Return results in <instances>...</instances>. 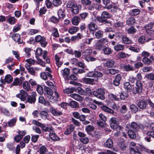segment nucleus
<instances>
[{
	"label": "nucleus",
	"instance_id": "obj_32",
	"mask_svg": "<svg viewBox=\"0 0 154 154\" xmlns=\"http://www.w3.org/2000/svg\"><path fill=\"white\" fill-rule=\"evenodd\" d=\"M57 14L59 18H63L65 17L64 10L62 9H60L58 10Z\"/></svg>",
	"mask_w": 154,
	"mask_h": 154
},
{
	"label": "nucleus",
	"instance_id": "obj_40",
	"mask_svg": "<svg viewBox=\"0 0 154 154\" xmlns=\"http://www.w3.org/2000/svg\"><path fill=\"white\" fill-rule=\"evenodd\" d=\"M75 90L74 88H67L64 89H63V91L64 93L66 94H69L72 93Z\"/></svg>",
	"mask_w": 154,
	"mask_h": 154
},
{
	"label": "nucleus",
	"instance_id": "obj_2",
	"mask_svg": "<svg viewBox=\"0 0 154 154\" xmlns=\"http://www.w3.org/2000/svg\"><path fill=\"white\" fill-rule=\"evenodd\" d=\"M126 128L128 129H131L134 131H137L139 129L143 130L144 128V126L139 123L133 122L130 124H127Z\"/></svg>",
	"mask_w": 154,
	"mask_h": 154
},
{
	"label": "nucleus",
	"instance_id": "obj_1",
	"mask_svg": "<svg viewBox=\"0 0 154 154\" xmlns=\"http://www.w3.org/2000/svg\"><path fill=\"white\" fill-rule=\"evenodd\" d=\"M111 17V15L108 12L105 11H103L101 14V17H96L97 21L99 23H102L103 24L110 26L111 25V22L107 19Z\"/></svg>",
	"mask_w": 154,
	"mask_h": 154
},
{
	"label": "nucleus",
	"instance_id": "obj_10",
	"mask_svg": "<svg viewBox=\"0 0 154 154\" xmlns=\"http://www.w3.org/2000/svg\"><path fill=\"white\" fill-rule=\"evenodd\" d=\"M12 37L15 42H17L19 44L22 43L23 40L21 39L20 35L17 33L14 34L12 35Z\"/></svg>",
	"mask_w": 154,
	"mask_h": 154
},
{
	"label": "nucleus",
	"instance_id": "obj_62",
	"mask_svg": "<svg viewBox=\"0 0 154 154\" xmlns=\"http://www.w3.org/2000/svg\"><path fill=\"white\" fill-rule=\"evenodd\" d=\"M47 152V149L45 146H42L40 148V154H45Z\"/></svg>",
	"mask_w": 154,
	"mask_h": 154
},
{
	"label": "nucleus",
	"instance_id": "obj_53",
	"mask_svg": "<svg viewBox=\"0 0 154 154\" xmlns=\"http://www.w3.org/2000/svg\"><path fill=\"white\" fill-rule=\"evenodd\" d=\"M107 72L112 75H114L118 73L119 70L115 69H109L107 70Z\"/></svg>",
	"mask_w": 154,
	"mask_h": 154
},
{
	"label": "nucleus",
	"instance_id": "obj_16",
	"mask_svg": "<svg viewBox=\"0 0 154 154\" xmlns=\"http://www.w3.org/2000/svg\"><path fill=\"white\" fill-rule=\"evenodd\" d=\"M121 79V75L119 74L117 75L115 78V80L113 81V85L116 86H118L119 85Z\"/></svg>",
	"mask_w": 154,
	"mask_h": 154
},
{
	"label": "nucleus",
	"instance_id": "obj_17",
	"mask_svg": "<svg viewBox=\"0 0 154 154\" xmlns=\"http://www.w3.org/2000/svg\"><path fill=\"white\" fill-rule=\"evenodd\" d=\"M17 121L16 117L10 119L8 122V126L9 127H13L15 125Z\"/></svg>",
	"mask_w": 154,
	"mask_h": 154
},
{
	"label": "nucleus",
	"instance_id": "obj_25",
	"mask_svg": "<svg viewBox=\"0 0 154 154\" xmlns=\"http://www.w3.org/2000/svg\"><path fill=\"white\" fill-rule=\"evenodd\" d=\"M135 132L131 129H128V134L129 137L132 139H135L136 137V134Z\"/></svg>",
	"mask_w": 154,
	"mask_h": 154
},
{
	"label": "nucleus",
	"instance_id": "obj_42",
	"mask_svg": "<svg viewBox=\"0 0 154 154\" xmlns=\"http://www.w3.org/2000/svg\"><path fill=\"white\" fill-rule=\"evenodd\" d=\"M70 70L69 69L66 68L61 71L62 75L63 76L66 77L69 74Z\"/></svg>",
	"mask_w": 154,
	"mask_h": 154
},
{
	"label": "nucleus",
	"instance_id": "obj_27",
	"mask_svg": "<svg viewBox=\"0 0 154 154\" xmlns=\"http://www.w3.org/2000/svg\"><path fill=\"white\" fill-rule=\"evenodd\" d=\"M128 33L129 34H133L137 31L136 29L133 26H131L126 30Z\"/></svg>",
	"mask_w": 154,
	"mask_h": 154
},
{
	"label": "nucleus",
	"instance_id": "obj_15",
	"mask_svg": "<svg viewBox=\"0 0 154 154\" xmlns=\"http://www.w3.org/2000/svg\"><path fill=\"white\" fill-rule=\"evenodd\" d=\"M36 94L34 92H32L29 95V103H34L36 101Z\"/></svg>",
	"mask_w": 154,
	"mask_h": 154
},
{
	"label": "nucleus",
	"instance_id": "obj_20",
	"mask_svg": "<svg viewBox=\"0 0 154 154\" xmlns=\"http://www.w3.org/2000/svg\"><path fill=\"white\" fill-rule=\"evenodd\" d=\"M113 142L112 140L110 138L108 139L104 143L105 146L109 148H112L113 146Z\"/></svg>",
	"mask_w": 154,
	"mask_h": 154
},
{
	"label": "nucleus",
	"instance_id": "obj_43",
	"mask_svg": "<svg viewBox=\"0 0 154 154\" xmlns=\"http://www.w3.org/2000/svg\"><path fill=\"white\" fill-rule=\"evenodd\" d=\"M84 82L87 84H93L94 81V79H92L85 78L83 79Z\"/></svg>",
	"mask_w": 154,
	"mask_h": 154
},
{
	"label": "nucleus",
	"instance_id": "obj_12",
	"mask_svg": "<svg viewBox=\"0 0 154 154\" xmlns=\"http://www.w3.org/2000/svg\"><path fill=\"white\" fill-rule=\"evenodd\" d=\"M147 105L146 100H142L139 101L137 103V106L141 109H144Z\"/></svg>",
	"mask_w": 154,
	"mask_h": 154
},
{
	"label": "nucleus",
	"instance_id": "obj_36",
	"mask_svg": "<svg viewBox=\"0 0 154 154\" xmlns=\"http://www.w3.org/2000/svg\"><path fill=\"white\" fill-rule=\"evenodd\" d=\"M104 45L99 41H97L95 44V48L99 50H101L103 47Z\"/></svg>",
	"mask_w": 154,
	"mask_h": 154
},
{
	"label": "nucleus",
	"instance_id": "obj_64",
	"mask_svg": "<svg viewBox=\"0 0 154 154\" xmlns=\"http://www.w3.org/2000/svg\"><path fill=\"white\" fill-rule=\"evenodd\" d=\"M80 140L81 142L84 144H87L89 141V140L88 137H81L80 139Z\"/></svg>",
	"mask_w": 154,
	"mask_h": 154
},
{
	"label": "nucleus",
	"instance_id": "obj_47",
	"mask_svg": "<svg viewBox=\"0 0 154 154\" xmlns=\"http://www.w3.org/2000/svg\"><path fill=\"white\" fill-rule=\"evenodd\" d=\"M103 32L101 30H99L97 32L95 33L96 37L98 38H102L103 35Z\"/></svg>",
	"mask_w": 154,
	"mask_h": 154
},
{
	"label": "nucleus",
	"instance_id": "obj_9",
	"mask_svg": "<svg viewBox=\"0 0 154 154\" xmlns=\"http://www.w3.org/2000/svg\"><path fill=\"white\" fill-rule=\"evenodd\" d=\"M50 112L54 116H58L62 115V113L59 111H57L54 107L51 106L49 109Z\"/></svg>",
	"mask_w": 154,
	"mask_h": 154
},
{
	"label": "nucleus",
	"instance_id": "obj_48",
	"mask_svg": "<svg viewBox=\"0 0 154 154\" xmlns=\"http://www.w3.org/2000/svg\"><path fill=\"white\" fill-rule=\"evenodd\" d=\"M69 105L73 108H77L79 107V104L78 103L74 101H72L70 102L69 103Z\"/></svg>",
	"mask_w": 154,
	"mask_h": 154
},
{
	"label": "nucleus",
	"instance_id": "obj_46",
	"mask_svg": "<svg viewBox=\"0 0 154 154\" xmlns=\"http://www.w3.org/2000/svg\"><path fill=\"white\" fill-rule=\"evenodd\" d=\"M60 18H58L54 16H53L51 17L50 19V21L53 23H57L59 22Z\"/></svg>",
	"mask_w": 154,
	"mask_h": 154
},
{
	"label": "nucleus",
	"instance_id": "obj_59",
	"mask_svg": "<svg viewBox=\"0 0 154 154\" xmlns=\"http://www.w3.org/2000/svg\"><path fill=\"white\" fill-rule=\"evenodd\" d=\"M104 53L105 54L109 55L112 53V49L109 48H106L103 49Z\"/></svg>",
	"mask_w": 154,
	"mask_h": 154
},
{
	"label": "nucleus",
	"instance_id": "obj_29",
	"mask_svg": "<svg viewBox=\"0 0 154 154\" xmlns=\"http://www.w3.org/2000/svg\"><path fill=\"white\" fill-rule=\"evenodd\" d=\"M101 108L103 110L106 112H107L111 114L114 113L113 111L107 106H101Z\"/></svg>",
	"mask_w": 154,
	"mask_h": 154
},
{
	"label": "nucleus",
	"instance_id": "obj_26",
	"mask_svg": "<svg viewBox=\"0 0 154 154\" xmlns=\"http://www.w3.org/2000/svg\"><path fill=\"white\" fill-rule=\"evenodd\" d=\"M88 28L90 30L94 31L97 29V26L95 23L91 22L88 25Z\"/></svg>",
	"mask_w": 154,
	"mask_h": 154
},
{
	"label": "nucleus",
	"instance_id": "obj_56",
	"mask_svg": "<svg viewBox=\"0 0 154 154\" xmlns=\"http://www.w3.org/2000/svg\"><path fill=\"white\" fill-rule=\"evenodd\" d=\"M23 89L26 91H29V84L27 81L24 82L23 83Z\"/></svg>",
	"mask_w": 154,
	"mask_h": 154
},
{
	"label": "nucleus",
	"instance_id": "obj_33",
	"mask_svg": "<svg viewBox=\"0 0 154 154\" xmlns=\"http://www.w3.org/2000/svg\"><path fill=\"white\" fill-rule=\"evenodd\" d=\"M60 57L57 55H55V63L58 67V68L60 67L62 64V62L60 61Z\"/></svg>",
	"mask_w": 154,
	"mask_h": 154
},
{
	"label": "nucleus",
	"instance_id": "obj_57",
	"mask_svg": "<svg viewBox=\"0 0 154 154\" xmlns=\"http://www.w3.org/2000/svg\"><path fill=\"white\" fill-rule=\"evenodd\" d=\"M1 110L2 112L4 114L7 116H10V113L8 110L6 108L2 107L1 108Z\"/></svg>",
	"mask_w": 154,
	"mask_h": 154
},
{
	"label": "nucleus",
	"instance_id": "obj_13",
	"mask_svg": "<svg viewBox=\"0 0 154 154\" xmlns=\"http://www.w3.org/2000/svg\"><path fill=\"white\" fill-rule=\"evenodd\" d=\"M150 129L152 130V131H149L147 132L144 131L143 133L147 135H152V137L154 138V123H152L149 126Z\"/></svg>",
	"mask_w": 154,
	"mask_h": 154
},
{
	"label": "nucleus",
	"instance_id": "obj_38",
	"mask_svg": "<svg viewBox=\"0 0 154 154\" xmlns=\"http://www.w3.org/2000/svg\"><path fill=\"white\" fill-rule=\"evenodd\" d=\"M22 81L21 79H20L18 78H16L14 80L12 84L14 86L20 85L22 84Z\"/></svg>",
	"mask_w": 154,
	"mask_h": 154
},
{
	"label": "nucleus",
	"instance_id": "obj_55",
	"mask_svg": "<svg viewBox=\"0 0 154 154\" xmlns=\"http://www.w3.org/2000/svg\"><path fill=\"white\" fill-rule=\"evenodd\" d=\"M48 52L46 51H43V57L44 59L45 60L47 63H49L50 62V61L49 59L47 56Z\"/></svg>",
	"mask_w": 154,
	"mask_h": 154
},
{
	"label": "nucleus",
	"instance_id": "obj_7",
	"mask_svg": "<svg viewBox=\"0 0 154 154\" xmlns=\"http://www.w3.org/2000/svg\"><path fill=\"white\" fill-rule=\"evenodd\" d=\"M28 94L26 91L21 90L20 91V93L16 94L17 97L20 98L22 101H24L26 100V97H27Z\"/></svg>",
	"mask_w": 154,
	"mask_h": 154
},
{
	"label": "nucleus",
	"instance_id": "obj_31",
	"mask_svg": "<svg viewBox=\"0 0 154 154\" xmlns=\"http://www.w3.org/2000/svg\"><path fill=\"white\" fill-rule=\"evenodd\" d=\"M13 77L10 75H6L4 79L5 82L8 83H11L13 80Z\"/></svg>",
	"mask_w": 154,
	"mask_h": 154
},
{
	"label": "nucleus",
	"instance_id": "obj_58",
	"mask_svg": "<svg viewBox=\"0 0 154 154\" xmlns=\"http://www.w3.org/2000/svg\"><path fill=\"white\" fill-rule=\"evenodd\" d=\"M94 129V128L92 125H88L85 128L86 131L87 132L92 131Z\"/></svg>",
	"mask_w": 154,
	"mask_h": 154
},
{
	"label": "nucleus",
	"instance_id": "obj_11",
	"mask_svg": "<svg viewBox=\"0 0 154 154\" xmlns=\"http://www.w3.org/2000/svg\"><path fill=\"white\" fill-rule=\"evenodd\" d=\"M28 7V4L27 3H25L23 6V17L26 19H28L29 18V16L27 15V13L29 14V13H27L28 11L26 9Z\"/></svg>",
	"mask_w": 154,
	"mask_h": 154
},
{
	"label": "nucleus",
	"instance_id": "obj_35",
	"mask_svg": "<svg viewBox=\"0 0 154 154\" xmlns=\"http://www.w3.org/2000/svg\"><path fill=\"white\" fill-rule=\"evenodd\" d=\"M49 136L50 138L53 140L56 141L60 140L59 138L55 133H50L49 134Z\"/></svg>",
	"mask_w": 154,
	"mask_h": 154
},
{
	"label": "nucleus",
	"instance_id": "obj_54",
	"mask_svg": "<svg viewBox=\"0 0 154 154\" xmlns=\"http://www.w3.org/2000/svg\"><path fill=\"white\" fill-rule=\"evenodd\" d=\"M42 50L40 48H38L36 49L35 52V57L41 56L42 53Z\"/></svg>",
	"mask_w": 154,
	"mask_h": 154
},
{
	"label": "nucleus",
	"instance_id": "obj_18",
	"mask_svg": "<svg viewBox=\"0 0 154 154\" xmlns=\"http://www.w3.org/2000/svg\"><path fill=\"white\" fill-rule=\"evenodd\" d=\"M110 125L112 129L117 131H119L121 129V127L116 123H110Z\"/></svg>",
	"mask_w": 154,
	"mask_h": 154
},
{
	"label": "nucleus",
	"instance_id": "obj_52",
	"mask_svg": "<svg viewBox=\"0 0 154 154\" xmlns=\"http://www.w3.org/2000/svg\"><path fill=\"white\" fill-rule=\"evenodd\" d=\"M130 152L131 154H142L137 149L132 148H131Z\"/></svg>",
	"mask_w": 154,
	"mask_h": 154
},
{
	"label": "nucleus",
	"instance_id": "obj_6",
	"mask_svg": "<svg viewBox=\"0 0 154 154\" xmlns=\"http://www.w3.org/2000/svg\"><path fill=\"white\" fill-rule=\"evenodd\" d=\"M136 86L133 89V93L136 94L141 93L142 91V84L140 80L137 81L136 84Z\"/></svg>",
	"mask_w": 154,
	"mask_h": 154
},
{
	"label": "nucleus",
	"instance_id": "obj_23",
	"mask_svg": "<svg viewBox=\"0 0 154 154\" xmlns=\"http://www.w3.org/2000/svg\"><path fill=\"white\" fill-rule=\"evenodd\" d=\"M70 96L71 97L73 98L76 100L78 101H82V97L77 94H70Z\"/></svg>",
	"mask_w": 154,
	"mask_h": 154
},
{
	"label": "nucleus",
	"instance_id": "obj_63",
	"mask_svg": "<svg viewBox=\"0 0 154 154\" xmlns=\"http://www.w3.org/2000/svg\"><path fill=\"white\" fill-rule=\"evenodd\" d=\"M81 3L84 5H90L91 4V2L90 0H81Z\"/></svg>",
	"mask_w": 154,
	"mask_h": 154
},
{
	"label": "nucleus",
	"instance_id": "obj_19",
	"mask_svg": "<svg viewBox=\"0 0 154 154\" xmlns=\"http://www.w3.org/2000/svg\"><path fill=\"white\" fill-rule=\"evenodd\" d=\"M80 21V19L78 16H75L73 17L71 20L72 24L75 26L78 25Z\"/></svg>",
	"mask_w": 154,
	"mask_h": 154
},
{
	"label": "nucleus",
	"instance_id": "obj_39",
	"mask_svg": "<svg viewBox=\"0 0 154 154\" xmlns=\"http://www.w3.org/2000/svg\"><path fill=\"white\" fill-rule=\"evenodd\" d=\"M44 90L47 94L49 96H51L53 94V91L51 88L46 86L44 88Z\"/></svg>",
	"mask_w": 154,
	"mask_h": 154
},
{
	"label": "nucleus",
	"instance_id": "obj_30",
	"mask_svg": "<svg viewBox=\"0 0 154 154\" xmlns=\"http://www.w3.org/2000/svg\"><path fill=\"white\" fill-rule=\"evenodd\" d=\"M140 11L138 9H134L130 11L129 14L132 16H135L138 15Z\"/></svg>",
	"mask_w": 154,
	"mask_h": 154
},
{
	"label": "nucleus",
	"instance_id": "obj_14",
	"mask_svg": "<svg viewBox=\"0 0 154 154\" xmlns=\"http://www.w3.org/2000/svg\"><path fill=\"white\" fill-rule=\"evenodd\" d=\"M135 23V19L131 16L128 18L126 20V24L128 25H133Z\"/></svg>",
	"mask_w": 154,
	"mask_h": 154
},
{
	"label": "nucleus",
	"instance_id": "obj_50",
	"mask_svg": "<svg viewBox=\"0 0 154 154\" xmlns=\"http://www.w3.org/2000/svg\"><path fill=\"white\" fill-rule=\"evenodd\" d=\"M79 8L77 5H75L72 8V12L75 14H78L79 12Z\"/></svg>",
	"mask_w": 154,
	"mask_h": 154
},
{
	"label": "nucleus",
	"instance_id": "obj_44",
	"mask_svg": "<svg viewBox=\"0 0 154 154\" xmlns=\"http://www.w3.org/2000/svg\"><path fill=\"white\" fill-rule=\"evenodd\" d=\"M124 88L128 92L130 91L132 89L131 85H130V83L128 82H126L125 83L124 85Z\"/></svg>",
	"mask_w": 154,
	"mask_h": 154
},
{
	"label": "nucleus",
	"instance_id": "obj_28",
	"mask_svg": "<svg viewBox=\"0 0 154 154\" xmlns=\"http://www.w3.org/2000/svg\"><path fill=\"white\" fill-rule=\"evenodd\" d=\"M79 30V28L76 26H72L69 29V32L72 34H73Z\"/></svg>",
	"mask_w": 154,
	"mask_h": 154
},
{
	"label": "nucleus",
	"instance_id": "obj_3",
	"mask_svg": "<svg viewBox=\"0 0 154 154\" xmlns=\"http://www.w3.org/2000/svg\"><path fill=\"white\" fill-rule=\"evenodd\" d=\"M104 89L102 88H99L93 92V94L97 98L103 100L105 98Z\"/></svg>",
	"mask_w": 154,
	"mask_h": 154
},
{
	"label": "nucleus",
	"instance_id": "obj_34",
	"mask_svg": "<svg viewBox=\"0 0 154 154\" xmlns=\"http://www.w3.org/2000/svg\"><path fill=\"white\" fill-rule=\"evenodd\" d=\"M122 40L124 43L126 44H129L132 42L131 40L126 36H123Z\"/></svg>",
	"mask_w": 154,
	"mask_h": 154
},
{
	"label": "nucleus",
	"instance_id": "obj_41",
	"mask_svg": "<svg viewBox=\"0 0 154 154\" xmlns=\"http://www.w3.org/2000/svg\"><path fill=\"white\" fill-rule=\"evenodd\" d=\"M130 107L131 112L133 113H136L138 109L137 106L133 104L131 105Z\"/></svg>",
	"mask_w": 154,
	"mask_h": 154
},
{
	"label": "nucleus",
	"instance_id": "obj_22",
	"mask_svg": "<svg viewBox=\"0 0 154 154\" xmlns=\"http://www.w3.org/2000/svg\"><path fill=\"white\" fill-rule=\"evenodd\" d=\"M114 48L115 51H119L124 50L125 47L123 45L117 44L114 47Z\"/></svg>",
	"mask_w": 154,
	"mask_h": 154
},
{
	"label": "nucleus",
	"instance_id": "obj_21",
	"mask_svg": "<svg viewBox=\"0 0 154 154\" xmlns=\"http://www.w3.org/2000/svg\"><path fill=\"white\" fill-rule=\"evenodd\" d=\"M39 115L42 118L45 119H47L48 120L49 115L48 112L46 111H41L39 113Z\"/></svg>",
	"mask_w": 154,
	"mask_h": 154
},
{
	"label": "nucleus",
	"instance_id": "obj_45",
	"mask_svg": "<svg viewBox=\"0 0 154 154\" xmlns=\"http://www.w3.org/2000/svg\"><path fill=\"white\" fill-rule=\"evenodd\" d=\"M123 68L124 69L127 71H133L134 70V69L133 67V66L129 64L125 65L124 66Z\"/></svg>",
	"mask_w": 154,
	"mask_h": 154
},
{
	"label": "nucleus",
	"instance_id": "obj_60",
	"mask_svg": "<svg viewBox=\"0 0 154 154\" xmlns=\"http://www.w3.org/2000/svg\"><path fill=\"white\" fill-rule=\"evenodd\" d=\"M39 70V69L38 68H35L34 69L32 67H30L29 66V73L31 75H35V70L38 71Z\"/></svg>",
	"mask_w": 154,
	"mask_h": 154
},
{
	"label": "nucleus",
	"instance_id": "obj_5",
	"mask_svg": "<svg viewBox=\"0 0 154 154\" xmlns=\"http://www.w3.org/2000/svg\"><path fill=\"white\" fill-rule=\"evenodd\" d=\"M92 53V50L91 49H87L83 53V55L85 57V60L88 61H93L95 60V58L91 57Z\"/></svg>",
	"mask_w": 154,
	"mask_h": 154
},
{
	"label": "nucleus",
	"instance_id": "obj_24",
	"mask_svg": "<svg viewBox=\"0 0 154 154\" xmlns=\"http://www.w3.org/2000/svg\"><path fill=\"white\" fill-rule=\"evenodd\" d=\"M115 61L112 59H109L107 61L105 64V66L108 67H112L114 65Z\"/></svg>",
	"mask_w": 154,
	"mask_h": 154
},
{
	"label": "nucleus",
	"instance_id": "obj_8",
	"mask_svg": "<svg viewBox=\"0 0 154 154\" xmlns=\"http://www.w3.org/2000/svg\"><path fill=\"white\" fill-rule=\"evenodd\" d=\"M6 21L11 25H13L17 21V19L14 17L10 15L6 16Z\"/></svg>",
	"mask_w": 154,
	"mask_h": 154
},
{
	"label": "nucleus",
	"instance_id": "obj_51",
	"mask_svg": "<svg viewBox=\"0 0 154 154\" xmlns=\"http://www.w3.org/2000/svg\"><path fill=\"white\" fill-rule=\"evenodd\" d=\"M128 94L127 92H122L120 95V98L121 100H124L128 97Z\"/></svg>",
	"mask_w": 154,
	"mask_h": 154
},
{
	"label": "nucleus",
	"instance_id": "obj_4",
	"mask_svg": "<svg viewBox=\"0 0 154 154\" xmlns=\"http://www.w3.org/2000/svg\"><path fill=\"white\" fill-rule=\"evenodd\" d=\"M32 123L34 125L41 128L45 132H49L52 130L51 128L46 126L45 124H42L39 122L38 121L33 120Z\"/></svg>",
	"mask_w": 154,
	"mask_h": 154
},
{
	"label": "nucleus",
	"instance_id": "obj_49",
	"mask_svg": "<svg viewBox=\"0 0 154 154\" xmlns=\"http://www.w3.org/2000/svg\"><path fill=\"white\" fill-rule=\"evenodd\" d=\"M142 61L144 63L147 65H149L152 63V61L150 58L146 57H144L143 58Z\"/></svg>",
	"mask_w": 154,
	"mask_h": 154
},
{
	"label": "nucleus",
	"instance_id": "obj_37",
	"mask_svg": "<svg viewBox=\"0 0 154 154\" xmlns=\"http://www.w3.org/2000/svg\"><path fill=\"white\" fill-rule=\"evenodd\" d=\"M97 69H95V70H97V71H95V77H101L103 76V74L101 72H99L98 71H100V69H101V67H97Z\"/></svg>",
	"mask_w": 154,
	"mask_h": 154
},
{
	"label": "nucleus",
	"instance_id": "obj_61",
	"mask_svg": "<svg viewBox=\"0 0 154 154\" xmlns=\"http://www.w3.org/2000/svg\"><path fill=\"white\" fill-rule=\"evenodd\" d=\"M127 110L128 109L126 106L125 105H122L120 111L121 113H124L127 111Z\"/></svg>",
	"mask_w": 154,
	"mask_h": 154
}]
</instances>
